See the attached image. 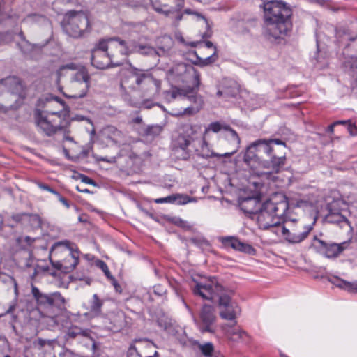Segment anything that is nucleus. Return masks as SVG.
Masks as SVG:
<instances>
[{"label": "nucleus", "mask_w": 357, "mask_h": 357, "mask_svg": "<svg viewBox=\"0 0 357 357\" xmlns=\"http://www.w3.org/2000/svg\"><path fill=\"white\" fill-rule=\"evenodd\" d=\"M124 135L116 127L109 125L105 126L99 133V139L106 146H119L123 143Z\"/></svg>", "instance_id": "aec40b11"}, {"label": "nucleus", "mask_w": 357, "mask_h": 357, "mask_svg": "<svg viewBox=\"0 0 357 357\" xmlns=\"http://www.w3.org/2000/svg\"><path fill=\"white\" fill-rule=\"evenodd\" d=\"M167 77L171 82L190 83L197 89L200 84V75L191 65L180 63L174 65L167 73Z\"/></svg>", "instance_id": "1a4fd4ad"}, {"label": "nucleus", "mask_w": 357, "mask_h": 357, "mask_svg": "<svg viewBox=\"0 0 357 357\" xmlns=\"http://www.w3.org/2000/svg\"><path fill=\"white\" fill-rule=\"evenodd\" d=\"M347 129L351 135H357V127L355 125L352 124L351 122H349V124L347 126Z\"/></svg>", "instance_id": "864d4df0"}, {"label": "nucleus", "mask_w": 357, "mask_h": 357, "mask_svg": "<svg viewBox=\"0 0 357 357\" xmlns=\"http://www.w3.org/2000/svg\"><path fill=\"white\" fill-rule=\"evenodd\" d=\"M288 210V202L284 196H281L279 202L272 199L265 202L257 215V222L259 227L263 229L278 227L284 221L283 217Z\"/></svg>", "instance_id": "7ed1b4c3"}, {"label": "nucleus", "mask_w": 357, "mask_h": 357, "mask_svg": "<svg viewBox=\"0 0 357 357\" xmlns=\"http://www.w3.org/2000/svg\"><path fill=\"white\" fill-rule=\"evenodd\" d=\"M13 219L17 222L29 223L33 229L40 228L42 224L41 218L36 214H17Z\"/></svg>", "instance_id": "c85d7f7f"}, {"label": "nucleus", "mask_w": 357, "mask_h": 357, "mask_svg": "<svg viewBox=\"0 0 357 357\" xmlns=\"http://www.w3.org/2000/svg\"><path fill=\"white\" fill-rule=\"evenodd\" d=\"M154 105V104L149 100H144L142 102V107L144 108V109H151L152 108V107Z\"/></svg>", "instance_id": "6e6d98bb"}, {"label": "nucleus", "mask_w": 357, "mask_h": 357, "mask_svg": "<svg viewBox=\"0 0 357 357\" xmlns=\"http://www.w3.org/2000/svg\"><path fill=\"white\" fill-rule=\"evenodd\" d=\"M240 93V88L238 83L232 79H227L225 83V96L236 98Z\"/></svg>", "instance_id": "473e14b6"}, {"label": "nucleus", "mask_w": 357, "mask_h": 357, "mask_svg": "<svg viewBox=\"0 0 357 357\" xmlns=\"http://www.w3.org/2000/svg\"><path fill=\"white\" fill-rule=\"evenodd\" d=\"M63 29L69 36L74 38H81L89 31V18L83 12L70 10L64 17Z\"/></svg>", "instance_id": "6e6552de"}, {"label": "nucleus", "mask_w": 357, "mask_h": 357, "mask_svg": "<svg viewBox=\"0 0 357 357\" xmlns=\"http://www.w3.org/2000/svg\"><path fill=\"white\" fill-rule=\"evenodd\" d=\"M265 25L263 33L270 40L287 35L292 28L291 10L281 1H270L263 4Z\"/></svg>", "instance_id": "f257e3e1"}, {"label": "nucleus", "mask_w": 357, "mask_h": 357, "mask_svg": "<svg viewBox=\"0 0 357 357\" xmlns=\"http://www.w3.org/2000/svg\"><path fill=\"white\" fill-rule=\"evenodd\" d=\"M161 129L159 126H150L146 130V134L149 135L155 136L159 135Z\"/></svg>", "instance_id": "09e8293b"}, {"label": "nucleus", "mask_w": 357, "mask_h": 357, "mask_svg": "<svg viewBox=\"0 0 357 357\" xmlns=\"http://www.w3.org/2000/svg\"><path fill=\"white\" fill-rule=\"evenodd\" d=\"M193 292L204 299L217 301L220 305L222 304V287L218 283L215 278L197 283Z\"/></svg>", "instance_id": "4468645a"}, {"label": "nucleus", "mask_w": 357, "mask_h": 357, "mask_svg": "<svg viewBox=\"0 0 357 357\" xmlns=\"http://www.w3.org/2000/svg\"><path fill=\"white\" fill-rule=\"evenodd\" d=\"M79 335L88 337L89 336V331L88 329H82L77 326H72L68 328L66 332V336L70 338H75Z\"/></svg>", "instance_id": "f704fd0d"}, {"label": "nucleus", "mask_w": 357, "mask_h": 357, "mask_svg": "<svg viewBox=\"0 0 357 357\" xmlns=\"http://www.w3.org/2000/svg\"><path fill=\"white\" fill-rule=\"evenodd\" d=\"M153 291L155 294L160 296L162 295L165 291V289L160 285L155 286L153 287Z\"/></svg>", "instance_id": "bf43d9fd"}, {"label": "nucleus", "mask_w": 357, "mask_h": 357, "mask_svg": "<svg viewBox=\"0 0 357 357\" xmlns=\"http://www.w3.org/2000/svg\"><path fill=\"white\" fill-rule=\"evenodd\" d=\"M66 256L60 261L53 262L52 266L57 270L63 273H68L72 272L77 266L79 261L80 252L76 249H72V247H66Z\"/></svg>", "instance_id": "a211bd4d"}, {"label": "nucleus", "mask_w": 357, "mask_h": 357, "mask_svg": "<svg viewBox=\"0 0 357 357\" xmlns=\"http://www.w3.org/2000/svg\"><path fill=\"white\" fill-rule=\"evenodd\" d=\"M236 251L243 252L249 255H255L256 254V250L254 247H231Z\"/></svg>", "instance_id": "c03bdc74"}, {"label": "nucleus", "mask_w": 357, "mask_h": 357, "mask_svg": "<svg viewBox=\"0 0 357 357\" xmlns=\"http://www.w3.org/2000/svg\"><path fill=\"white\" fill-rule=\"evenodd\" d=\"M310 220L308 224H305L304 220L301 221L297 228L288 229L286 226L280 227L284 238L290 243H300L304 240L313 229L317 221V217L310 215L306 217Z\"/></svg>", "instance_id": "ddd939ff"}, {"label": "nucleus", "mask_w": 357, "mask_h": 357, "mask_svg": "<svg viewBox=\"0 0 357 357\" xmlns=\"http://www.w3.org/2000/svg\"><path fill=\"white\" fill-rule=\"evenodd\" d=\"M52 245H56V246H59V245H69V242L67 241H58V242L54 243Z\"/></svg>", "instance_id": "0e129e2a"}, {"label": "nucleus", "mask_w": 357, "mask_h": 357, "mask_svg": "<svg viewBox=\"0 0 357 357\" xmlns=\"http://www.w3.org/2000/svg\"><path fill=\"white\" fill-rule=\"evenodd\" d=\"M171 195L167 196L166 197H162L155 199V202L157 204H163V203H171L172 199H170Z\"/></svg>", "instance_id": "5fc2aeb1"}, {"label": "nucleus", "mask_w": 357, "mask_h": 357, "mask_svg": "<svg viewBox=\"0 0 357 357\" xmlns=\"http://www.w3.org/2000/svg\"><path fill=\"white\" fill-rule=\"evenodd\" d=\"M261 184L254 182L238 190V205L245 214L256 215L261 208Z\"/></svg>", "instance_id": "39448f33"}, {"label": "nucleus", "mask_w": 357, "mask_h": 357, "mask_svg": "<svg viewBox=\"0 0 357 357\" xmlns=\"http://www.w3.org/2000/svg\"><path fill=\"white\" fill-rule=\"evenodd\" d=\"M225 339L232 343L248 344L250 342L249 335L245 331H241L236 324L232 326L231 324H229L227 328L225 326Z\"/></svg>", "instance_id": "393cba45"}, {"label": "nucleus", "mask_w": 357, "mask_h": 357, "mask_svg": "<svg viewBox=\"0 0 357 357\" xmlns=\"http://www.w3.org/2000/svg\"><path fill=\"white\" fill-rule=\"evenodd\" d=\"M31 293L36 303L40 307L61 308L64 306L65 299L58 291L43 294L37 287L32 286Z\"/></svg>", "instance_id": "dca6fc26"}, {"label": "nucleus", "mask_w": 357, "mask_h": 357, "mask_svg": "<svg viewBox=\"0 0 357 357\" xmlns=\"http://www.w3.org/2000/svg\"><path fill=\"white\" fill-rule=\"evenodd\" d=\"M40 188L43 190H45L54 195H55L56 197L59 195V192L56 190H54V189L51 188L50 186L48 185H40Z\"/></svg>", "instance_id": "13d9d810"}, {"label": "nucleus", "mask_w": 357, "mask_h": 357, "mask_svg": "<svg viewBox=\"0 0 357 357\" xmlns=\"http://www.w3.org/2000/svg\"><path fill=\"white\" fill-rule=\"evenodd\" d=\"M22 22L27 24H38L42 25H50L48 19L41 15L30 14L22 20Z\"/></svg>", "instance_id": "72a5a7b5"}, {"label": "nucleus", "mask_w": 357, "mask_h": 357, "mask_svg": "<svg viewBox=\"0 0 357 357\" xmlns=\"http://www.w3.org/2000/svg\"><path fill=\"white\" fill-rule=\"evenodd\" d=\"M315 251L328 259L337 257L344 250L345 247H314Z\"/></svg>", "instance_id": "c756f323"}, {"label": "nucleus", "mask_w": 357, "mask_h": 357, "mask_svg": "<svg viewBox=\"0 0 357 357\" xmlns=\"http://www.w3.org/2000/svg\"><path fill=\"white\" fill-rule=\"evenodd\" d=\"M349 122H351V121H335V124L337 126V125H349Z\"/></svg>", "instance_id": "69168bd1"}, {"label": "nucleus", "mask_w": 357, "mask_h": 357, "mask_svg": "<svg viewBox=\"0 0 357 357\" xmlns=\"http://www.w3.org/2000/svg\"><path fill=\"white\" fill-rule=\"evenodd\" d=\"M201 132L199 125H185L182 128V132L173 141V150L175 153L181 151V159L186 160L188 156V148L191 143L195 142L198 132Z\"/></svg>", "instance_id": "9d476101"}, {"label": "nucleus", "mask_w": 357, "mask_h": 357, "mask_svg": "<svg viewBox=\"0 0 357 357\" xmlns=\"http://www.w3.org/2000/svg\"><path fill=\"white\" fill-rule=\"evenodd\" d=\"M75 0H55L52 2L53 5L56 4H67L74 2Z\"/></svg>", "instance_id": "680f3d73"}, {"label": "nucleus", "mask_w": 357, "mask_h": 357, "mask_svg": "<svg viewBox=\"0 0 357 357\" xmlns=\"http://www.w3.org/2000/svg\"><path fill=\"white\" fill-rule=\"evenodd\" d=\"M145 40L144 38H139L137 40H132L128 43H126V47L139 46L140 43Z\"/></svg>", "instance_id": "3c124183"}, {"label": "nucleus", "mask_w": 357, "mask_h": 357, "mask_svg": "<svg viewBox=\"0 0 357 357\" xmlns=\"http://www.w3.org/2000/svg\"><path fill=\"white\" fill-rule=\"evenodd\" d=\"M57 198L59 201L64 205L67 208L70 207L69 203L66 199H65L63 197H62L60 194L57 196Z\"/></svg>", "instance_id": "052dcab7"}, {"label": "nucleus", "mask_w": 357, "mask_h": 357, "mask_svg": "<svg viewBox=\"0 0 357 357\" xmlns=\"http://www.w3.org/2000/svg\"><path fill=\"white\" fill-rule=\"evenodd\" d=\"M240 138L237 132L229 126L225 125V146L227 151L225 152V158L231 155L238 150Z\"/></svg>", "instance_id": "b1692460"}, {"label": "nucleus", "mask_w": 357, "mask_h": 357, "mask_svg": "<svg viewBox=\"0 0 357 357\" xmlns=\"http://www.w3.org/2000/svg\"><path fill=\"white\" fill-rule=\"evenodd\" d=\"M96 264L97 267L100 268L104 272L105 276L108 279H109L111 280H114V278L112 275L106 263H105L102 260H97L96 261Z\"/></svg>", "instance_id": "a19ab883"}, {"label": "nucleus", "mask_w": 357, "mask_h": 357, "mask_svg": "<svg viewBox=\"0 0 357 357\" xmlns=\"http://www.w3.org/2000/svg\"><path fill=\"white\" fill-rule=\"evenodd\" d=\"M183 13V14L185 13L187 15H195L197 17L201 18V19L204 20V21L206 20V18L202 14L197 13V12H194L190 8L185 9Z\"/></svg>", "instance_id": "603ef678"}, {"label": "nucleus", "mask_w": 357, "mask_h": 357, "mask_svg": "<svg viewBox=\"0 0 357 357\" xmlns=\"http://www.w3.org/2000/svg\"><path fill=\"white\" fill-rule=\"evenodd\" d=\"M225 245H246L243 243L239 241L238 238L234 236L225 237Z\"/></svg>", "instance_id": "a18cd8bd"}, {"label": "nucleus", "mask_w": 357, "mask_h": 357, "mask_svg": "<svg viewBox=\"0 0 357 357\" xmlns=\"http://www.w3.org/2000/svg\"><path fill=\"white\" fill-rule=\"evenodd\" d=\"M22 85L19 78L15 76L8 77L0 80V96H20Z\"/></svg>", "instance_id": "4be33fe9"}, {"label": "nucleus", "mask_w": 357, "mask_h": 357, "mask_svg": "<svg viewBox=\"0 0 357 357\" xmlns=\"http://www.w3.org/2000/svg\"><path fill=\"white\" fill-rule=\"evenodd\" d=\"M275 150L268 139L256 140L246 149L244 155L245 162L249 165H251L252 162L259 163L262 160L263 153L268 156L275 152Z\"/></svg>", "instance_id": "2eb2a0df"}, {"label": "nucleus", "mask_w": 357, "mask_h": 357, "mask_svg": "<svg viewBox=\"0 0 357 357\" xmlns=\"http://www.w3.org/2000/svg\"><path fill=\"white\" fill-rule=\"evenodd\" d=\"M200 319L202 321V326L200 330L202 332L211 331V326L215 319L213 307L208 305H203L201 312Z\"/></svg>", "instance_id": "cd10ccee"}, {"label": "nucleus", "mask_w": 357, "mask_h": 357, "mask_svg": "<svg viewBox=\"0 0 357 357\" xmlns=\"http://www.w3.org/2000/svg\"><path fill=\"white\" fill-rule=\"evenodd\" d=\"M35 241V238H31L27 236H21L17 238V243L21 245H25L24 244H26V245H31V244L34 243Z\"/></svg>", "instance_id": "37998d69"}, {"label": "nucleus", "mask_w": 357, "mask_h": 357, "mask_svg": "<svg viewBox=\"0 0 357 357\" xmlns=\"http://www.w3.org/2000/svg\"><path fill=\"white\" fill-rule=\"evenodd\" d=\"M222 129V125L219 122H213L208 125L207 128H205L204 132L202 134V131L199 132L200 135H203L204 138H208V135L209 132H213L214 133H217L220 131Z\"/></svg>", "instance_id": "ea45409f"}, {"label": "nucleus", "mask_w": 357, "mask_h": 357, "mask_svg": "<svg viewBox=\"0 0 357 357\" xmlns=\"http://www.w3.org/2000/svg\"><path fill=\"white\" fill-rule=\"evenodd\" d=\"M153 8L166 17H174V23L177 25L182 20L184 0H151Z\"/></svg>", "instance_id": "f8f14e48"}, {"label": "nucleus", "mask_w": 357, "mask_h": 357, "mask_svg": "<svg viewBox=\"0 0 357 357\" xmlns=\"http://www.w3.org/2000/svg\"><path fill=\"white\" fill-rule=\"evenodd\" d=\"M172 222L174 225H176L180 227H182V228H188L189 227L188 223L186 221L182 220L180 218H178V217L173 218Z\"/></svg>", "instance_id": "de8ad7c7"}, {"label": "nucleus", "mask_w": 357, "mask_h": 357, "mask_svg": "<svg viewBox=\"0 0 357 357\" xmlns=\"http://www.w3.org/2000/svg\"><path fill=\"white\" fill-rule=\"evenodd\" d=\"M323 234L320 233L319 235H315L313 238V242L312 243V245H316L317 243L320 244V245H328L324 239H322ZM345 243V242L343 243H333L332 244H330L329 245H343Z\"/></svg>", "instance_id": "79ce46f5"}, {"label": "nucleus", "mask_w": 357, "mask_h": 357, "mask_svg": "<svg viewBox=\"0 0 357 357\" xmlns=\"http://www.w3.org/2000/svg\"><path fill=\"white\" fill-rule=\"evenodd\" d=\"M112 41L117 42L116 38H109L100 40L92 51L91 64L96 68L105 69L110 66L121 64L124 59H117L116 46H112Z\"/></svg>", "instance_id": "20e7f679"}, {"label": "nucleus", "mask_w": 357, "mask_h": 357, "mask_svg": "<svg viewBox=\"0 0 357 357\" xmlns=\"http://www.w3.org/2000/svg\"><path fill=\"white\" fill-rule=\"evenodd\" d=\"M63 112H50L36 109L34 111V121L39 132L47 136L54 135L62 128Z\"/></svg>", "instance_id": "0eeeda50"}, {"label": "nucleus", "mask_w": 357, "mask_h": 357, "mask_svg": "<svg viewBox=\"0 0 357 357\" xmlns=\"http://www.w3.org/2000/svg\"><path fill=\"white\" fill-rule=\"evenodd\" d=\"M102 301L98 298L97 294H93L92 301L90 305V312L94 315H98L101 312Z\"/></svg>", "instance_id": "4c0bfd02"}, {"label": "nucleus", "mask_w": 357, "mask_h": 357, "mask_svg": "<svg viewBox=\"0 0 357 357\" xmlns=\"http://www.w3.org/2000/svg\"><path fill=\"white\" fill-rule=\"evenodd\" d=\"M268 142L273 146V144L282 145L283 146V149L285 148V143L280 139H268Z\"/></svg>", "instance_id": "4d7b16f0"}, {"label": "nucleus", "mask_w": 357, "mask_h": 357, "mask_svg": "<svg viewBox=\"0 0 357 357\" xmlns=\"http://www.w3.org/2000/svg\"><path fill=\"white\" fill-rule=\"evenodd\" d=\"M172 199L171 203L172 204H176L178 205H183L186 204L188 203L192 202L195 201L194 198H190L188 195H183V194H174L171 195Z\"/></svg>", "instance_id": "e433bc0d"}, {"label": "nucleus", "mask_w": 357, "mask_h": 357, "mask_svg": "<svg viewBox=\"0 0 357 357\" xmlns=\"http://www.w3.org/2000/svg\"><path fill=\"white\" fill-rule=\"evenodd\" d=\"M158 351H155L153 355H147L146 352L145 351V354L143 356V357H158Z\"/></svg>", "instance_id": "774afa93"}, {"label": "nucleus", "mask_w": 357, "mask_h": 357, "mask_svg": "<svg viewBox=\"0 0 357 357\" xmlns=\"http://www.w3.org/2000/svg\"><path fill=\"white\" fill-rule=\"evenodd\" d=\"M91 86V75L86 68L82 66L70 75V89L71 98H82L86 96Z\"/></svg>", "instance_id": "9b49d317"}, {"label": "nucleus", "mask_w": 357, "mask_h": 357, "mask_svg": "<svg viewBox=\"0 0 357 357\" xmlns=\"http://www.w3.org/2000/svg\"><path fill=\"white\" fill-rule=\"evenodd\" d=\"M55 340L39 339L34 347L30 351L26 352L25 357H47V354L45 356H41V354L43 353L45 348H46V351L53 350V344Z\"/></svg>", "instance_id": "bb28decb"}, {"label": "nucleus", "mask_w": 357, "mask_h": 357, "mask_svg": "<svg viewBox=\"0 0 357 357\" xmlns=\"http://www.w3.org/2000/svg\"><path fill=\"white\" fill-rule=\"evenodd\" d=\"M329 280L332 284L339 288L343 289L349 292L357 291V281L350 282L335 276L332 277Z\"/></svg>", "instance_id": "7c9ffc66"}, {"label": "nucleus", "mask_w": 357, "mask_h": 357, "mask_svg": "<svg viewBox=\"0 0 357 357\" xmlns=\"http://www.w3.org/2000/svg\"><path fill=\"white\" fill-rule=\"evenodd\" d=\"M202 136V139L199 142V144L200 146L199 149H197V150L199 152V154L203 158H209L213 155V152L210 149L208 144L206 142V139L204 138L203 135Z\"/></svg>", "instance_id": "c9c22d12"}, {"label": "nucleus", "mask_w": 357, "mask_h": 357, "mask_svg": "<svg viewBox=\"0 0 357 357\" xmlns=\"http://www.w3.org/2000/svg\"><path fill=\"white\" fill-rule=\"evenodd\" d=\"M326 220L331 223L340 225V227L342 228H346L349 229L351 228L347 218L340 213L330 212V213L326 216Z\"/></svg>", "instance_id": "2f4dec72"}, {"label": "nucleus", "mask_w": 357, "mask_h": 357, "mask_svg": "<svg viewBox=\"0 0 357 357\" xmlns=\"http://www.w3.org/2000/svg\"><path fill=\"white\" fill-rule=\"evenodd\" d=\"M19 36L20 40L17 43V45L24 56L30 59H38L41 55L42 48L46 43L40 45L29 43L26 40L22 31H20Z\"/></svg>", "instance_id": "412c9836"}, {"label": "nucleus", "mask_w": 357, "mask_h": 357, "mask_svg": "<svg viewBox=\"0 0 357 357\" xmlns=\"http://www.w3.org/2000/svg\"><path fill=\"white\" fill-rule=\"evenodd\" d=\"M71 279L73 280H84L86 282V283L88 285H90V284H91V279L89 278H78L77 276L73 275V276H71Z\"/></svg>", "instance_id": "e2e57ef3"}, {"label": "nucleus", "mask_w": 357, "mask_h": 357, "mask_svg": "<svg viewBox=\"0 0 357 357\" xmlns=\"http://www.w3.org/2000/svg\"><path fill=\"white\" fill-rule=\"evenodd\" d=\"M268 157L270 158L268 160H262L259 164L262 167L270 170L266 173H278L285 164V153L278 155V151L275 150V152L268 155Z\"/></svg>", "instance_id": "5701e85b"}, {"label": "nucleus", "mask_w": 357, "mask_h": 357, "mask_svg": "<svg viewBox=\"0 0 357 357\" xmlns=\"http://www.w3.org/2000/svg\"><path fill=\"white\" fill-rule=\"evenodd\" d=\"M121 88L125 91H140L144 96L154 97L160 90V82L149 71L130 66L122 74Z\"/></svg>", "instance_id": "f03ea898"}, {"label": "nucleus", "mask_w": 357, "mask_h": 357, "mask_svg": "<svg viewBox=\"0 0 357 357\" xmlns=\"http://www.w3.org/2000/svg\"><path fill=\"white\" fill-rule=\"evenodd\" d=\"M336 125L335 124V123H333L332 124H331L328 127V129H327V131L331 134L333 133L334 132V127Z\"/></svg>", "instance_id": "338daca9"}, {"label": "nucleus", "mask_w": 357, "mask_h": 357, "mask_svg": "<svg viewBox=\"0 0 357 357\" xmlns=\"http://www.w3.org/2000/svg\"><path fill=\"white\" fill-rule=\"evenodd\" d=\"M190 243L195 244V245H206L208 244L207 241L203 238H192Z\"/></svg>", "instance_id": "8fccbe9b"}, {"label": "nucleus", "mask_w": 357, "mask_h": 357, "mask_svg": "<svg viewBox=\"0 0 357 357\" xmlns=\"http://www.w3.org/2000/svg\"><path fill=\"white\" fill-rule=\"evenodd\" d=\"M155 345L151 341L146 339L135 340L128 350V357H143L145 350L153 349Z\"/></svg>", "instance_id": "a878e982"}, {"label": "nucleus", "mask_w": 357, "mask_h": 357, "mask_svg": "<svg viewBox=\"0 0 357 357\" xmlns=\"http://www.w3.org/2000/svg\"><path fill=\"white\" fill-rule=\"evenodd\" d=\"M13 39V33L7 31L4 34L0 33V45L6 44Z\"/></svg>", "instance_id": "49530a36"}, {"label": "nucleus", "mask_w": 357, "mask_h": 357, "mask_svg": "<svg viewBox=\"0 0 357 357\" xmlns=\"http://www.w3.org/2000/svg\"><path fill=\"white\" fill-rule=\"evenodd\" d=\"M195 345L197 347L201 353L206 357H210L212 356L213 352V345L211 342H207L205 344H200L197 342H195Z\"/></svg>", "instance_id": "58836bf2"}, {"label": "nucleus", "mask_w": 357, "mask_h": 357, "mask_svg": "<svg viewBox=\"0 0 357 357\" xmlns=\"http://www.w3.org/2000/svg\"><path fill=\"white\" fill-rule=\"evenodd\" d=\"M195 89V86H189L186 89L174 86L165 92L164 98L169 102L176 99L182 100L187 98L190 101L195 104V107H188L183 112L172 113V116H180L185 114H192L199 111L204 104V101L202 98L197 94Z\"/></svg>", "instance_id": "423d86ee"}, {"label": "nucleus", "mask_w": 357, "mask_h": 357, "mask_svg": "<svg viewBox=\"0 0 357 357\" xmlns=\"http://www.w3.org/2000/svg\"><path fill=\"white\" fill-rule=\"evenodd\" d=\"M234 289L225 287V319L229 321L232 326L236 324V319L241 312V309L237 302L232 298Z\"/></svg>", "instance_id": "6ab92c4d"}, {"label": "nucleus", "mask_w": 357, "mask_h": 357, "mask_svg": "<svg viewBox=\"0 0 357 357\" xmlns=\"http://www.w3.org/2000/svg\"><path fill=\"white\" fill-rule=\"evenodd\" d=\"M116 38L117 42L112 41L111 45L112 46H116L118 52L123 56L132 53H139L143 55H156L158 54L153 47L144 42V40L139 46L126 47L124 40Z\"/></svg>", "instance_id": "f3484780"}]
</instances>
